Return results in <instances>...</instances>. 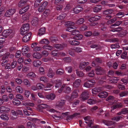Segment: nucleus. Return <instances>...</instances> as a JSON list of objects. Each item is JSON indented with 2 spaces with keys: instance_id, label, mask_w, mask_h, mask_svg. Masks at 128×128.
<instances>
[{
  "instance_id": "1",
  "label": "nucleus",
  "mask_w": 128,
  "mask_h": 128,
  "mask_svg": "<svg viewBox=\"0 0 128 128\" xmlns=\"http://www.w3.org/2000/svg\"><path fill=\"white\" fill-rule=\"evenodd\" d=\"M2 34V36L6 37L9 36V37L11 38L14 36V32L11 30H6L3 31Z\"/></svg>"
},
{
  "instance_id": "2",
  "label": "nucleus",
  "mask_w": 128,
  "mask_h": 128,
  "mask_svg": "<svg viewBox=\"0 0 128 128\" xmlns=\"http://www.w3.org/2000/svg\"><path fill=\"white\" fill-rule=\"evenodd\" d=\"M29 29V26L28 24H26L23 25L21 28L20 33L22 35L27 33Z\"/></svg>"
},
{
  "instance_id": "3",
  "label": "nucleus",
  "mask_w": 128,
  "mask_h": 128,
  "mask_svg": "<svg viewBox=\"0 0 128 128\" xmlns=\"http://www.w3.org/2000/svg\"><path fill=\"white\" fill-rule=\"evenodd\" d=\"M9 52L6 53L2 57V65L3 68H4L6 64H7V63L8 61V58L9 56Z\"/></svg>"
},
{
  "instance_id": "4",
  "label": "nucleus",
  "mask_w": 128,
  "mask_h": 128,
  "mask_svg": "<svg viewBox=\"0 0 128 128\" xmlns=\"http://www.w3.org/2000/svg\"><path fill=\"white\" fill-rule=\"evenodd\" d=\"M101 18L100 16H96L90 18L88 19V21L90 22H93L90 24V26H94L97 24V23L93 22L94 21L100 20Z\"/></svg>"
},
{
  "instance_id": "5",
  "label": "nucleus",
  "mask_w": 128,
  "mask_h": 128,
  "mask_svg": "<svg viewBox=\"0 0 128 128\" xmlns=\"http://www.w3.org/2000/svg\"><path fill=\"white\" fill-rule=\"evenodd\" d=\"M79 32L78 30H76L72 32V35L75 36L73 38L74 40H79L81 39L82 37V36L79 34Z\"/></svg>"
},
{
  "instance_id": "6",
  "label": "nucleus",
  "mask_w": 128,
  "mask_h": 128,
  "mask_svg": "<svg viewBox=\"0 0 128 128\" xmlns=\"http://www.w3.org/2000/svg\"><path fill=\"white\" fill-rule=\"evenodd\" d=\"M16 10L13 8L9 9L6 12L4 16L6 17H10L12 16L15 12Z\"/></svg>"
},
{
  "instance_id": "7",
  "label": "nucleus",
  "mask_w": 128,
  "mask_h": 128,
  "mask_svg": "<svg viewBox=\"0 0 128 128\" xmlns=\"http://www.w3.org/2000/svg\"><path fill=\"white\" fill-rule=\"evenodd\" d=\"M78 90H74L72 92L70 97H68V101L70 102L74 98H76L78 96Z\"/></svg>"
},
{
  "instance_id": "8",
  "label": "nucleus",
  "mask_w": 128,
  "mask_h": 128,
  "mask_svg": "<svg viewBox=\"0 0 128 128\" xmlns=\"http://www.w3.org/2000/svg\"><path fill=\"white\" fill-rule=\"evenodd\" d=\"M89 93L87 91L83 92L80 96V98L83 100H86L88 99L89 97Z\"/></svg>"
},
{
  "instance_id": "9",
  "label": "nucleus",
  "mask_w": 128,
  "mask_h": 128,
  "mask_svg": "<svg viewBox=\"0 0 128 128\" xmlns=\"http://www.w3.org/2000/svg\"><path fill=\"white\" fill-rule=\"evenodd\" d=\"M50 12L49 10L46 9L42 15L41 19L42 20H45L49 16L50 14Z\"/></svg>"
},
{
  "instance_id": "10",
  "label": "nucleus",
  "mask_w": 128,
  "mask_h": 128,
  "mask_svg": "<svg viewBox=\"0 0 128 128\" xmlns=\"http://www.w3.org/2000/svg\"><path fill=\"white\" fill-rule=\"evenodd\" d=\"M82 10L83 8L82 7L78 6L74 8L71 12L75 14H78Z\"/></svg>"
},
{
  "instance_id": "11",
  "label": "nucleus",
  "mask_w": 128,
  "mask_h": 128,
  "mask_svg": "<svg viewBox=\"0 0 128 128\" xmlns=\"http://www.w3.org/2000/svg\"><path fill=\"white\" fill-rule=\"evenodd\" d=\"M84 122L87 124L88 126L91 128H100L99 126L98 125L94 126L92 127L91 125L93 124V120H85Z\"/></svg>"
},
{
  "instance_id": "12",
  "label": "nucleus",
  "mask_w": 128,
  "mask_h": 128,
  "mask_svg": "<svg viewBox=\"0 0 128 128\" xmlns=\"http://www.w3.org/2000/svg\"><path fill=\"white\" fill-rule=\"evenodd\" d=\"M103 90V88L102 87H99L96 88H93L92 90V92L93 95L97 94L100 91Z\"/></svg>"
},
{
  "instance_id": "13",
  "label": "nucleus",
  "mask_w": 128,
  "mask_h": 128,
  "mask_svg": "<svg viewBox=\"0 0 128 128\" xmlns=\"http://www.w3.org/2000/svg\"><path fill=\"white\" fill-rule=\"evenodd\" d=\"M102 122L108 126H114L115 122L110 120H102Z\"/></svg>"
},
{
  "instance_id": "14",
  "label": "nucleus",
  "mask_w": 128,
  "mask_h": 128,
  "mask_svg": "<svg viewBox=\"0 0 128 128\" xmlns=\"http://www.w3.org/2000/svg\"><path fill=\"white\" fill-rule=\"evenodd\" d=\"M70 38H70L69 39V40H68L69 43L72 46H78L80 44V42L76 40H70Z\"/></svg>"
},
{
  "instance_id": "15",
  "label": "nucleus",
  "mask_w": 128,
  "mask_h": 128,
  "mask_svg": "<svg viewBox=\"0 0 128 128\" xmlns=\"http://www.w3.org/2000/svg\"><path fill=\"white\" fill-rule=\"evenodd\" d=\"M67 46V44H56L54 45V47L56 49L62 50V49L64 47H66Z\"/></svg>"
},
{
  "instance_id": "16",
  "label": "nucleus",
  "mask_w": 128,
  "mask_h": 128,
  "mask_svg": "<svg viewBox=\"0 0 128 128\" xmlns=\"http://www.w3.org/2000/svg\"><path fill=\"white\" fill-rule=\"evenodd\" d=\"M65 101L64 100H60L58 102V104L56 106V107L59 109H60L64 105Z\"/></svg>"
},
{
  "instance_id": "17",
  "label": "nucleus",
  "mask_w": 128,
  "mask_h": 128,
  "mask_svg": "<svg viewBox=\"0 0 128 128\" xmlns=\"http://www.w3.org/2000/svg\"><path fill=\"white\" fill-rule=\"evenodd\" d=\"M32 34L29 32L27 34L22 38V40L24 42H26L29 40Z\"/></svg>"
},
{
  "instance_id": "18",
  "label": "nucleus",
  "mask_w": 128,
  "mask_h": 128,
  "mask_svg": "<svg viewBox=\"0 0 128 128\" xmlns=\"http://www.w3.org/2000/svg\"><path fill=\"white\" fill-rule=\"evenodd\" d=\"M95 71L97 74H102L104 72L103 69L100 67H98L96 68Z\"/></svg>"
},
{
  "instance_id": "19",
  "label": "nucleus",
  "mask_w": 128,
  "mask_h": 128,
  "mask_svg": "<svg viewBox=\"0 0 128 128\" xmlns=\"http://www.w3.org/2000/svg\"><path fill=\"white\" fill-rule=\"evenodd\" d=\"M10 110V108L4 106H2L0 107V112L2 113H7Z\"/></svg>"
},
{
  "instance_id": "20",
  "label": "nucleus",
  "mask_w": 128,
  "mask_h": 128,
  "mask_svg": "<svg viewBox=\"0 0 128 128\" xmlns=\"http://www.w3.org/2000/svg\"><path fill=\"white\" fill-rule=\"evenodd\" d=\"M81 82V80L79 79L76 80L73 83V87L77 88L80 86Z\"/></svg>"
},
{
  "instance_id": "21",
  "label": "nucleus",
  "mask_w": 128,
  "mask_h": 128,
  "mask_svg": "<svg viewBox=\"0 0 128 128\" xmlns=\"http://www.w3.org/2000/svg\"><path fill=\"white\" fill-rule=\"evenodd\" d=\"M55 95L54 93H52L50 94L46 95V98L49 100H52L55 98Z\"/></svg>"
},
{
  "instance_id": "22",
  "label": "nucleus",
  "mask_w": 128,
  "mask_h": 128,
  "mask_svg": "<svg viewBox=\"0 0 128 128\" xmlns=\"http://www.w3.org/2000/svg\"><path fill=\"white\" fill-rule=\"evenodd\" d=\"M89 64V63L88 62H82L80 64L79 68L80 70H82Z\"/></svg>"
},
{
  "instance_id": "23",
  "label": "nucleus",
  "mask_w": 128,
  "mask_h": 128,
  "mask_svg": "<svg viewBox=\"0 0 128 128\" xmlns=\"http://www.w3.org/2000/svg\"><path fill=\"white\" fill-rule=\"evenodd\" d=\"M55 74L54 72L50 68L49 69L47 73V76L50 78H52Z\"/></svg>"
},
{
  "instance_id": "24",
  "label": "nucleus",
  "mask_w": 128,
  "mask_h": 128,
  "mask_svg": "<svg viewBox=\"0 0 128 128\" xmlns=\"http://www.w3.org/2000/svg\"><path fill=\"white\" fill-rule=\"evenodd\" d=\"M29 8V6H27L24 8H22L19 10V12L20 14H22L26 12Z\"/></svg>"
},
{
  "instance_id": "25",
  "label": "nucleus",
  "mask_w": 128,
  "mask_h": 128,
  "mask_svg": "<svg viewBox=\"0 0 128 128\" xmlns=\"http://www.w3.org/2000/svg\"><path fill=\"white\" fill-rule=\"evenodd\" d=\"M102 8L101 6L100 5L95 6L93 9V11L94 12H97L100 11Z\"/></svg>"
},
{
  "instance_id": "26",
  "label": "nucleus",
  "mask_w": 128,
  "mask_h": 128,
  "mask_svg": "<svg viewBox=\"0 0 128 128\" xmlns=\"http://www.w3.org/2000/svg\"><path fill=\"white\" fill-rule=\"evenodd\" d=\"M33 57L37 59H39L42 57V55L38 52H35L33 54Z\"/></svg>"
},
{
  "instance_id": "27",
  "label": "nucleus",
  "mask_w": 128,
  "mask_h": 128,
  "mask_svg": "<svg viewBox=\"0 0 128 128\" xmlns=\"http://www.w3.org/2000/svg\"><path fill=\"white\" fill-rule=\"evenodd\" d=\"M108 95V93L106 92H103L99 93L98 96L100 98H106Z\"/></svg>"
},
{
  "instance_id": "28",
  "label": "nucleus",
  "mask_w": 128,
  "mask_h": 128,
  "mask_svg": "<svg viewBox=\"0 0 128 128\" xmlns=\"http://www.w3.org/2000/svg\"><path fill=\"white\" fill-rule=\"evenodd\" d=\"M28 0H20L18 4V6L20 7H22L24 6L26 4Z\"/></svg>"
},
{
  "instance_id": "29",
  "label": "nucleus",
  "mask_w": 128,
  "mask_h": 128,
  "mask_svg": "<svg viewBox=\"0 0 128 128\" xmlns=\"http://www.w3.org/2000/svg\"><path fill=\"white\" fill-rule=\"evenodd\" d=\"M80 115V114L78 113H75L73 114L70 115L67 117V118L68 120H71L73 119L74 118Z\"/></svg>"
},
{
  "instance_id": "30",
  "label": "nucleus",
  "mask_w": 128,
  "mask_h": 128,
  "mask_svg": "<svg viewBox=\"0 0 128 128\" xmlns=\"http://www.w3.org/2000/svg\"><path fill=\"white\" fill-rule=\"evenodd\" d=\"M29 50V47L27 46H24L22 47V52L23 54H26Z\"/></svg>"
},
{
  "instance_id": "31",
  "label": "nucleus",
  "mask_w": 128,
  "mask_h": 128,
  "mask_svg": "<svg viewBox=\"0 0 128 128\" xmlns=\"http://www.w3.org/2000/svg\"><path fill=\"white\" fill-rule=\"evenodd\" d=\"M45 29L44 28H41L39 30L38 34L40 36L44 34H45Z\"/></svg>"
},
{
  "instance_id": "32",
  "label": "nucleus",
  "mask_w": 128,
  "mask_h": 128,
  "mask_svg": "<svg viewBox=\"0 0 128 128\" xmlns=\"http://www.w3.org/2000/svg\"><path fill=\"white\" fill-rule=\"evenodd\" d=\"M42 48L44 50L46 49L51 50L53 49V47L48 45H46L42 46Z\"/></svg>"
},
{
  "instance_id": "33",
  "label": "nucleus",
  "mask_w": 128,
  "mask_h": 128,
  "mask_svg": "<svg viewBox=\"0 0 128 128\" xmlns=\"http://www.w3.org/2000/svg\"><path fill=\"white\" fill-rule=\"evenodd\" d=\"M33 64L34 66L38 67L41 64V62L39 60L34 61L33 62Z\"/></svg>"
},
{
  "instance_id": "34",
  "label": "nucleus",
  "mask_w": 128,
  "mask_h": 128,
  "mask_svg": "<svg viewBox=\"0 0 128 128\" xmlns=\"http://www.w3.org/2000/svg\"><path fill=\"white\" fill-rule=\"evenodd\" d=\"M118 80V78L112 77L110 79V80L112 83H116L117 82Z\"/></svg>"
},
{
  "instance_id": "35",
  "label": "nucleus",
  "mask_w": 128,
  "mask_h": 128,
  "mask_svg": "<svg viewBox=\"0 0 128 128\" xmlns=\"http://www.w3.org/2000/svg\"><path fill=\"white\" fill-rule=\"evenodd\" d=\"M56 85L55 87L56 88H58L60 87L62 85V82L60 80H56Z\"/></svg>"
},
{
  "instance_id": "36",
  "label": "nucleus",
  "mask_w": 128,
  "mask_h": 128,
  "mask_svg": "<svg viewBox=\"0 0 128 128\" xmlns=\"http://www.w3.org/2000/svg\"><path fill=\"white\" fill-rule=\"evenodd\" d=\"M72 49L77 52H80L82 51V49L79 47H74L72 48Z\"/></svg>"
},
{
  "instance_id": "37",
  "label": "nucleus",
  "mask_w": 128,
  "mask_h": 128,
  "mask_svg": "<svg viewBox=\"0 0 128 128\" xmlns=\"http://www.w3.org/2000/svg\"><path fill=\"white\" fill-rule=\"evenodd\" d=\"M66 16V14L64 13L58 16L57 18L58 20H62L64 19Z\"/></svg>"
},
{
  "instance_id": "38",
  "label": "nucleus",
  "mask_w": 128,
  "mask_h": 128,
  "mask_svg": "<svg viewBox=\"0 0 128 128\" xmlns=\"http://www.w3.org/2000/svg\"><path fill=\"white\" fill-rule=\"evenodd\" d=\"M16 90L17 92L20 93H22L23 92L22 88L20 86H18L16 87Z\"/></svg>"
},
{
  "instance_id": "39",
  "label": "nucleus",
  "mask_w": 128,
  "mask_h": 128,
  "mask_svg": "<svg viewBox=\"0 0 128 128\" xmlns=\"http://www.w3.org/2000/svg\"><path fill=\"white\" fill-rule=\"evenodd\" d=\"M27 125L29 128H36L35 124L30 122H28Z\"/></svg>"
},
{
  "instance_id": "40",
  "label": "nucleus",
  "mask_w": 128,
  "mask_h": 128,
  "mask_svg": "<svg viewBox=\"0 0 128 128\" xmlns=\"http://www.w3.org/2000/svg\"><path fill=\"white\" fill-rule=\"evenodd\" d=\"M40 43L41 44H48L49 42L48 40L46 39H44L41 40L40 41Z\"/></svg>"
},
{
  "instance_id": "41",
  "label": "nucleus",
  "mask_w": 128,
  "mask_h": 128,
  "mask_svg": "<svg viewBox=\"0 0 128 128\" xmlns=\"http://www.w3.org/2000/svg\"><path fill=\"white\" fill-rule=\"evenodd\" d=\"M23 82L25 85L26 86L28 87H30V84L27 79H24L23 81Z\"/></svg>"
},
{
  "instance_id": "42",
  "label": "nucleus",
  "mask_w": 128,
  "mask_h": 128,
  "mask_svg": "<svg viewBox=\"0 0 128 128\" xmlns=\"http://www.w3.org/2000/svg\"><path fill=\"white\" fill-rule=\"evenodd\" d=\"M38 19L37 18H33L32 21V25L33 26L36 25L38 22Z\"/></svg>"
},
{
  "instance_id": "43",
  "label": "nucleus",
  "mask_w": 128,
  "mask_h": 128,
  "mask_svg": "<svg viewBox=\"0 0 128 128\" xmlns=\"http://www.w3.org/2000/svg\"><path fill=\"white\" fill-rule=\"evenodd\" d=\"M75 24V23L74 22L68 21L65 22V25L67 26H73Z\"/></svg>"
},
{
  "instance_id": "44",
  "label": "nucleus",
  "mask_w": 128,
  "mask_h": 128,
  "mask_svg": "<svg viewBox=\"0 0 128 128\" xmlns=\"http://www.w3.org/2000/svg\"><path fill=\"white\" fill-rule=\"evenodd\" d=\"M84 19L83 18H80L77 20L76 22L77 24H82L84 22Z\"/></svg>"
},
{
  "instance_id": "45",
  "label": "nucleus",
  "mask_w": 128,
  "mask_h": 128,
  "mask_svg": "<svg viewBox=\"0 0 128 128\" xmlns=\"http://www.w3.org/2000/svg\"><path fill=\"white\" fill-rule=\"evenodd\" d=\"M88 81L85 82L84 84V86L85 87L89 88L92 86V85L89 83Z\"/></svg>"
},
{
  "instance_id": "46",
  "label": "nucleus",
  "mask_w": 128,
  "mask_h": 128,
  "mask_svg": "<svg viewBox=\"0 0 128 128\" xmlns=\"http://www.w3.org/2000/svg\"><path fill=\"white\" fill-rule=\"evenodd\" d=\"M30 14H26L23 15L22 17V19L24 20H26L29 19Z\"/></svg>"
},
{
  "instance_id": "47",
  "label": "nucleus",
  "mask_w": 128,
  "mask_h": 128,
  "mask_svg": "<svg viewBox=\"0 0 128 128\" xmlns=\"http://www.w3.org/2000/svg\"><path fill=\"white\" fill-rule=\"evenodd\" d=\"M40 81L43 82L44 83L47 82L48 80V78L44 76H42L40 77Z\"/></svg>"
},
{
  "instance_id": "48",
  "label": "nucleus",
  "mask_w": 128,
  "mask_h": 128,
  "mask_svg": "<svg viewBox=\"0 0 128 128\" xmlns=\"http://www.w3.org/2000/svg\"><path fill=\"white\" fill-rule=\"evenodd\" d=\"M71 88L69 86L66 87L64 89V91L65 93H69L71 92Z\"/></svg>"
},
{
  "instance_id": "49",
  "label": "nucleus",
  "mask_w": 128,
  "mask_h": 128,
  "mask_svg": "<svg viewBox=\"0 0 128 128\" xmlns=\"http://www.w3.org/2000/svg\"><path fill=\"white\" fill-rule=\"evenodd\" d=\"M76 73L78 76L80 77L83 76L84 75L83 73L78 70H76Z\"/></svg>"
},
{
  "instance_id": "50",
  "label": "nucleus",
  "mask_w": 128,
  "mask_h": 128,
  "mask_svg": "<svg viewBox=\"0 0 128 128\" xmlns=\"http://www.w3.org/2000/svg\"><path fill=\"white\" fill-rule=\"evenodd\" d=\"M23 104L24 106H34V105L33 103L30 102H24Z\"/></svg>"
},
{
  "instance_id": "51",
  "label": "nucleus",
  "mask_w": 128,
  "mask_h": 128,
  "mask_svg": "<svg viewBox=\"0 0 128 128\" xmlns=\"http://www.w3.org/2000/svg\"><path fill=\"white\" fill-rule=\"evenodd\" d=\"M0 118L1 119L4 120H8V115L6 114H2L0 116Z\"/></svg>"
},
{
  "instance_id": "52",
  "label": "nucleus",
  "mask_w": 128,
  "mask_h": 128,
  "mask_svg": "<svg viewBox=\"0 0 128 128\" xmlns=\"http://www.w3.org/2000/svg\"><path fill=\"white\" fill-rule=\"evenodd\" d=\"M36 86L38 89L41 90L44 88V86L43 84L40 83L36 85Z\"/></svg>"
},
{
  "instance_id": "53",
  "label": "nucleus",
  "mask_w": 128,
  "mask_h": 128,
  "mask_svg": "<svg viewBox=\"0 0 128 128\" xmlns=\"http://www.w3.org/2000/svg\"><path fill=\"white\" fill-rule=\"evenodd\" d=\"M13 103L14 105L16 106L19 105L20 103V102L19 100H18L17 99L14 98L13 100Z\"/></svg>"
},
{
  "instance_id": "54",
  "label": "nucleus",
  "mask_w": 128,
  "mask_h": 128,
  "mask_svg": "<svg viewBox=\"0 0 128 128\" xmlns=\"http://www.w3.org/2000/svg\"><path fill=\"white\" fill-rule=\"evenodd\" d=\"M65 70L68 73H71L72 70V67L70 66L66 67L65 69Z\"/></svg>"
},
{
  "instance_id": "55",
  "label": "nucleus",
  "mask_w": 128,
  "mask_h": 128,
  "mask_svg": "<svg viewBox=\"0 0 128 128\" xmlns=\"http://www.w3.org/2000/svg\"><path fill=\"white\" fill-rule=\"evenodd\" d=\"M96 103V101L95 100L92 99H89L87 101V103L90 104H94Z\"/></svg>"
},
{
  "instance_id": "56",
  "label": "nucleus",
  "mask_w": 128,
  "mask_h": 128,
  "mask_svg": "<svg viewBox=\"0 0 128 128\" xmlns=\"http://www.w3.org/2000/svg\"><path fill=\"white\" fill-rule=\"evenodd\" d=\"M52 85L49 83L47 84L46 85V86L44 87V90L46 91L48 90H50V89H49L50 87L52 86Z\"/></svg>"
},
{
  "instance_id": "57",
  "label": "nucleus",
  "mask_w": 128,
  "mask_h": 128,
  "mask_svg": "<svg viewBox=\"0 0 128 128\" xmlns=\"http://www.w3.org/2000/svg\"><path fill=\"white\" fill-rule=\"evenodd\" d=\"M48 3L47 1H44L41 2L40 5L42 7L45 8L48 4Z\"/></svg>"
},
{
  "instance_id": "58",
  "label": "nucleus",
  "mask_w": 128,
  "mask_h": 128,
  "mask_svg": "<svg viewBox=\"0 0 128 128\" xmlns=\"http://www.w3.org/2000/svg\"><path fill=\"white\" fill-rule=\"evenodd\" d=\"M88 28V27L87 26L84 25L80 27V30L81 31H84L87 30Z\"/></svg>"
},
{
  "instance_id": "59",
  "label": "nucleus",
  "mask_w": 128,
  "mask_h": 128,
  "mask_svg": "<svg viewBox=\"0 0 128 128\" xmlns=\"http://www.w3.org/2000/svg\"><path fill=\"white\" fill-rule=\"evenodd\" d=\"M26 76L28 77H31L34 78L36 76V74L34 73L31 72L28 73L26 75Z\"/></svg>"
},
{
  "instance_id": "60",
  "label": "nucleus",
  "mask_w": 128,
  "mask_h": 128,
  "mask_svg": "<svg viewBox=\"0 0 128 128\" xmlns=\"http://www.w3.org/2000/svg\"><path fill=\"white\" fill-rule=\"evenodd\" d=\"M128 94V92L127 91H124L120 94V97H122L124 96H126Z\"/></svg>"
},
{
  "instance_id": "61",
  "label": "nucleus",
  "mask_w": 128,
  "mask_h": 128,
  "mask_svg": "<svg viewBox=\"0 0 128 128\" xmlns=\"http://www.w3.org/2000/svg\"><path fill=\"white\" fill-rule=\"evenodd\" d=\"M51 117L53 118V119H55L56 120L61 119L63 118V117L62 116H56V115H54L53 116H52Z\"/></svg>"
},
{
  "instance_id": "62",
  "label": "nucleus",
  "mask_w": 128,
  "mask_h": 128,
  "mask_svg": "<svg viewBox=\"0 0 128 128\" xmlns=\"http://www.w3.org/2000/svg\"><path fill=\"white\" fill-rule=\"evenodd\" d=\"M114 100V97L112 96H108L106 99V101L111 102L113 101Z\"/></svg>"
},
{
  "instance_id": "63",
  "label": "nucleus",
  "mask_w": 128,
  "mask_h": 128,
  "mask_svg": "<svg viewBox=\"0 0 128 128\" xmlns=\"http://www.w3.org/2000/svg\"><path fill=\"white\" fill-rule=\"evenodd\" d=\"M56 73L57 74L61 75L63 74L64 72L62 70L59 69L56 71Z\"/></svg>"
},
{
  "instance_id": "64",
  "label": "nucleus",
  "mask_w": 128,
  "mask_h": 128,
  "mask_svg": "<svg viewBox=\"0 0 128 128\" xmlns=\"http://www.w3.org/2000/svg\"><path fill=\"white\" fill-rule=\"evenodd\" d=\"M63 60L66 63L70 62L71 61L70 58L69 57L64 58H63Z\"/></svg>"
}]
</instances>
